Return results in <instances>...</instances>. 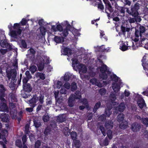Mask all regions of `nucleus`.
<instances>
[{
	"label": "nucleus",
	"mask_w": 148,
	"mask_h": 148,
	"mask_svg": "<svg viewBox=\"0 0 148 148\" xmlns=\"http://www.w3.org/2000/svg\"><path fill=\"white\" fill-rule=\"evenodd\" d=\"M113 123L111 121H106L105 123V127L107 129L112 128L113 127Z\"/></svg>",
	"instance_id": "16"
},
{
	"label": "nucleus",
	"mask_w": 148,
	"mask_h": 148,
	"mask_svg": "<svg viewBox=\"0 0 148 148\" xmlns=\"http://www.w3.org/2000/svg\"><path fill=\"white\" fill-rule=\"evenodd\" d=\"M22 140L23 142V148H28L27 146L25 144L27 140V138L26 134L23 135L22 138Z\"/></svg>",
	"instance_id": "18"
},
{
	"label": "nucleus",
	"mask_w": 148,
	"mask_h": 148,
	"mask_svg": "<svg viewBox=\"0 0 148 148\" xmlns=\"http://www.w3.org/2000/svg\"><path fill=\"white\" fill-rule=\"evenodd\" d=\"M120 49L122 51H124L128 49V47L125 43H123L122 46H120Z\"/></svg>",
	"instance_id": "44"
},
{
	"label": "nucleus",
	"mask_w": 148,
	"mask_h": 148,
	"mask_svg": "<svg viewBox=\"0 0 148 148\" xmlns=\"http://www.w3.org/2000/svg\"><path fill=\"white\" fill-rule=\"evenodd\" d=\"M41 142L39 140L36 141L34 144V148H40L41 145Z\"/></svg>",
	"instance_id": "39"
},
{
	"label": "nucleus",
	"mask_w": 148,
	"mask_h": 148,
	"mask_svg": "<svg viewBox=\"0 0 148 148\" xmlns=\"http://www.w3.org/2000/svg\"><path fill=\"white\" fill-rule=\"evenodd\" d=\"M82 104L84 105L87 108L89 106L87 100L86 99H84L82 101Z\"/></svg>",
	"instance_id": "46"
},
{
	"label": "nucleus",
	"mask_w": 148,
	"mask_h": 148,
	"mask_svg": "<svg viewBox=\"0 0 148 148\" xmlns=\"http://www.w3.org/2000/svg\"><path fill=\"white\" fill-rule=\"evenodd\" d=\"M36 77H39L42 80L45 79V74L40 72H37L36 73Z\"/></svg>",
	"instance_id": "21"
},
{
	"label": "nucleus",
	"mask_w": 148,
	"mask_h": 148,
	"mask_svg": "<svg viewBox=\"0 0 148 148\" xmlns=\"http://www.w3.org/2000/svg\"><path fill=\"white\" fill-rule=\"evenodd\" d=\"M135 38L133 39V37H132V40L135 42L138 41L139 40V36L141 37L142 36V34L140 33L138 30L135 28V31L134 33Z\"/></svg>",
	"instance_id": "12"
},
{
	"label": "nucleus",
	"mask_w": 148,
	"mask_h": 148,
	"mask_svg": "<svg viewBox=\"0 0 148 148\" xmlns=\"http://www.w3.org/2000/svg\"><path fill=\"white\" fill-rule=\"evenodd\" d=\"M29 20V19L26 20L24 18L22 19L21 22L19 23L20 24H21L22 25H25L27 22Z\"/></svg>",
	"instance_id": "49"
},
{
	"label": "nucleus",
	"mask_w": 148,
	"mask_h": 148,
	"mask_svg": "<svg viewBox=\"0 0 148 148\" xmlns=\"http://www.w3.org/2000/svg\"><path fill=\"white\" fill-rule=\"evenodd\" d=\"M75 99V95L73 94L71 95L69 98L68 101V104L69 107H71L74 106Z\"/></svg>",
	"instance_id": "9"
},
{
	"label": "nucleus",
	"mask_w": 148,
	"mask_h": 148,
	"mask_svg": "<svg viewBox=\"0 0 148 148\" xmlns=\"http://www.w3.org/2000/svg\"><path fill=\"white\" fill-rule=\"evenodd\" d=\"M10 114L12 119H14L16 117L17 111L16 109H13L10 111Z\"/></svg>",
	"instance_id": "19"
},
{
	"label": "nucleus",
	"mask_w": 148,
	"mask_h": 148,
	"mask_svg": "<svg viewBox=\"0 0 148 148\" xmlns=\"http://www.w3.org/2000/svg\"><path fill=\"white\" fill-rule=\"evenodd\" d=\"M107 136L110 140H111L112 138V131L111 130H109L107 132Z\"/></svg>",
	"instance_id": "43"
},
{
	"label": "nucleus",
	"mask_w": 148,
	"mask_h": 148,
	"mask_svg": "<svg viewBox=\"0 0 148 148\" xmlns=\"http://www.w3.org/2000/svg\"><path fill=\"white\" fill-rule=\"evenodd\" d=\"M29 79H28V78L25 77H23L22 80V82L23 83V85H24L25 84H29V83H27V82Z\"/></svg>",
	"instance_id": "55"
},
{
	"label": "nucleus",
	"mask_w": 148,
	"mask_h": 148,
	"mask_svg": "<svg viewBox=\"0 0 148 148\" xmlns=\"http://www.w3.org/2000/svg\"><path fill=\"white\" fill-rule=\"evenodd\" d=\"M9 107L10 109V111L14 109L16 107V104L13 102L10 103L9 104Z\"/></svg>",
	"instance_id": "45"
},
{
	"label": "nucleus",
	"mask_w": 148,
	"mask_h": 148,
	"mask_svg": "<svg viewBox=\"0 0 148 148\" xmlns=\"http://www.w3.org/2000/svg\"><path fill=\"white\" fill-rule=\"evenodd\" d=\"M0 96H5V92L6 91L5 88L2 84L0 85Z\"/></svg>",
	"instance_id": "17"
},
{
	"label": "nucleus",
	"mask_w": 148,
	"mask_h": 148,
	"mask_svg": "<svg viewBox=\"0 0 148 148\" xmlns=\"http://www.w3.org/2000/svg\"><path fill=\"white\" fill-rule=\"evenodd\" d=\"M70 79V74H68L67 75L65 74L64 76V79L65 82L69 81Z\"/></svg>",
	"instance_id": "48"
},
{
	"label": "nucleus",
	"mask_w": 148,
	"mask_h": 148,
	"mask_svg": "<svg viewBox=\"0 0 148 148\" xmlns=\"http://www.w3.org/2000/svg\"><path fill=\"white\" fill-rule=\"evenodd\" d=\"M78 63L79 61L77 59H75L72 60V64L73 66H75V65L78 64Z\"/></svg>",
	"instance_id": "53"
},
{
	"label": "nucleus",
	"mask_w": 148,
	"mask_h": 148,
	"mask_svg": "<svg viewBox=\"0 0 148 148\" xmlns=\"http://www.w3.org/2000/svg\"><path fill=\"white\" fill-rule=\"evenodd\" d=\"M142 5V4L139 1H138L134 5L132 4L130 9H127L126 12L134 18H137L138 16L139 13L138 10L140 9V6Z\"/></svg>",
	"instance_id": "2"
},
{
	"label": "nucleus",
	"mask_w": 148,
	"mask_h": 148,
	"mask_svg": "<svg viewBox=\"0 0 148 148\" xmlns=\"http://www.w3.org/2000/svg\"><path fill=\"white\" fill-rule=\"evenodd\" d=\"M141 127V124L136 122L133 123L131 126V130L134 132H138L139 131Z\"/></svg>",
	"instance_id": "6"
},
{
	"label": "nucleus",
	"mask_w": 148,
	"mask_h": 148,
	"mask_svg": "<svg viewBox=\"0 0 148 148\" xmlns=\"http://www.w3.org/2000/svg\"><path fill=\"white\" fill-rule=\"evenodd\" d=\"M9 29L11 36L16 39L18 38V37L21 38L22 29H21V24L20 23H15L12 26L10 23L8 26Z\"/></svg>",
	"instance_id": "1"
},
{
	"label": "nucleus",
	"mask_w": 148,
	"mask_h": 148,
	"mask_svg": "<svg viewBox=\"0 0 148 148\" xmlns=\"http://www.w3.org/2000/svg\"><path fill=\"white\" fill-rule=\"evenodd\" d=\"M75 147L76 148H79L80 146V142L79 140H75L74 143Z\"/></svg>",
	"instance_id": "51"
},
{
	"label": "nucleus",
	"mask_w": 148,
	"mask_h": 148,
	"mask_svg": "<svg viewBox=\"0 0 148 148\" xmlns=\"http://www.w3.org/2000/svg\"><path fill=\"white\" fill-rule=\"evenodd\" d=\"M8 43L5 40H4L3 41L1 40L0 42V45L1 46L5 48L6 47V45H7V44Z\"/></svg>",
	"instance_id": "42"
},
{
	"label": "nucleus",
	"mask_w": 148,
	"mask_h": 148,
	"mask_svg": "<svg viewBox=\"0 0 148 148\" xmlns=\"http://www.w3.org/2000/svg\"><path fill=\"white\" fill-rule=\"evenodd\" d=\"M63 52L66 55H71L72 54V50L68 47H65L63 49Z\"/></svg>",
	"instance_id": "20"
},
{
	"label": "nucleus",
	"mask_w": 148,
	"mask_h": 148,
	"mask_svg": "<svg viewBox=\"0 0 148 148\" xmlns=\"http://www.w3.org/2000/svg\"><path fill=\"white\" fill-rule=\"evenodd\" d=\"M23 90L25 92L28 93L31 92L32 90L31 84L29 83L23 85Z\"/></svg>",
	"instance_id": "11"
},
{
	"label": "nucleus",
	"mask_w": 148,
	"mask_h": 148,
	"mask_svg": "<svg viewBox=\"0 0 148 148\" xmlns=\"http://www.w3.org/2000/svg\"><path fill=\"white\" fill-rule=\"evenodd\" d=\"M125 108L124 103H121L119 107V110L120 112H122L123 111Z\"/></svg>",
	"instance_id": "34"
},
{
	"label": "nucleus",
	"mask_w": 148,
	"mask_h": 148,
	"mask_svg": "<svg viewBox=\"0 0 148 148\" xmlns=\"http://www.w3.org/2000/svg\"><path fill=\"white\" fill-rule=\"evenodd\" d=\"M106 116L104 114H103L100 116L99 118L101 121H104L106 120Z\"/></svg>",
	"instance_id": "57"
},
{
	"label": "nucleus",
	"mask_w": 148,
	"mask_h": 148,
	"mask_svg": "<svg viewBox=\"0 0 148 148\" xmlns=\"http://www.w3.org/2000/svg\"><path fill=\"white\" fill-rule=\"evenodd\" d=\"M62 38L61 37L57 36H55L54 38V40L57 43H59L61 42Z\"/></svg>",
	"instance_id": "33"
},
{
	"label": "nucleus",
	"mask_w": 148,
	"mask_h": 148,
	"mask_svg": "<svg viewBox=\"0 0 148 148\" xmlns=\"http://www.w3.org/2000/svg\"><path fill=\"white\" fill-rule=\"evenodd\" d=\"M99 92L101 95H104L106 93V90L104 88H102L99 90Z\"/></svg>",
	"instance_id": "50"
},
{
	"label": "nucleus",
	"mask_w": 148,
	"mask_h": 148,
	"mask_svg": "<svg viewBox=\"0 0 148 148\" xmlns=\"http://www.w3.org/2000/svg\"><path fill=\"white\" fill-rule=\"evenodd\" d=\"M117 121L119 123L122 121L124 118V115L123 114H120L117 117Z\"/></svg>",
	"instance_id": "24"
},
{
	"label": "nucleus",
	"mask_w": 148,
	"mask_h": 148,
	"mask_svg": "<svg viewBox=\"0 0 148 148\" xmlns=\"http://www.w3.org/2000/svg\"><path fill=\"white\" fill-rule=\"evenodd\" d=\"M71 138L73 140H75L76 139L77 134L75 132H72L70 134Z\"/></svg>",
	"instance_id": "41"
},
{
	"label": "nucleus",
	"mask_w": 148,
	"mask_h": 148,
	"mask_svg": "<svg viewBox=\"0 0 148 148\" xmlns=\"http://www.w3.org/2000/svg\"><path fill=\"white\" fill-rule=\"evenodd\" d=\"M15 145L16 146L19 148H23L22 141L20 139L17 140L15 142Z\"/></svg>",
	"instance_id": "26"
},
{
	"label": "nucleus",
	"mask_w": 148,
	"mask_h": 148,
	"mask_svg": "<svg viewBox=\"0 0 148 148\" xmlns=\"http://www.w3.org/2000/svg\"><path fill=\"white\" fill-rule=\"evenodd\" d=\"M109 49H105L104 47V45H102L101 46H100L98 49V51L99 52H108L109 51Z\"/></svg>",
	"instance_id": "28"
},
{
	"label": "nucleus",
	"mask_w": 148,
	"mask_h": 148,
	"mask_svg": "<svg viewBox=\"0 0 148 148\" xmlns=\"http://www.w3.org/2000/svg\"><path fill=\"white\" fill-rule=\"evenodd\" d=\"M127 125L122 122L119 125V127L121 129H124L126 128Z\"/></svg>",
	"instance_id": "61"
},
{
	"label": "nucleus",
	"mask_w": 148,
	"mask_h": 148,
	"mask_svg": "<svg viewBox=\"0 0 148 148\" xmlns=\"http://www.w3.org/2000/svg\"><path fill=\"white\" fill-rule=\"evenodd\" d=\"M75 98L76 99H79L81 98V95L79 91H76L75 93Z\"/></svg>",
	"instance_id": "37"
},
{
	"label": "nucleus",
	"mask_w": 148,
	"mask_h": 148,
	"mask_svg": "<svg viewBox=\"0 0 148 148\" xmlns=\"http://www.w3.org/2000/svg\"><path fill=\"white\" fill-rule=\"evenodd\" d=\"M109 141L106 138L103 141V144L104 146H107L109 144Z\"/></svg>",
	"instance_id": "64"
},
{
	"label": "nucleus",
	"mask_w": 148,
	"mask_h": 148,
	"mask_svg": "<svg viewBox=\"0 0 148 148\" xmlns=\"http://www.w3.org/2000/svg\"><path fill=\"white\" fill-rule=\"evenodd\" d=\"M29 125L28 124H26L25 126V132L26 134H27L28 132H29Z\"/></svg>",
	"instance_id": "54"
},
{
	"label": "nucleus",
	"mask_w": 148,
	"mask_h": 148,
	"mask_svg": "<svg viewBox=\"0 0 148 148\" xmlns=\"http://www.w3.org/2000/svg\"><path fill=\"white\" fill-rule=\"evenodd\" d=\"M37 67L35 65H32L30 66L29 68V70L31 73L33 74L37 70Z\"/></svg>",
	"instance_id": "36"
},
{
	"label": "nucleus",
	"mask_w": 148,
	"mask_h": 148,
	"mask_svg": "<svg viewBox=\"0 0 148 148\" xmlns=\"http://www.w3.org/2000/svg\"><path fill=\"white\" fill-rule=\"evenodd\" d=\"M98 69L100 70L101 72L99 76L103 79H106L108 77V74L110 75L111 74V72L108 69V67L105 64H103L101 66L98 67Z\"/></svg>",
	"instance_id": "3"
},
{
	"label": "nucleus",
	"mask_w": 148,
	"mask_h": 148,
	"mask_svg": "<svg viewBox=\"0 0 148 148\" xmlns=\"http://www.w3.org/2000/svg\"><path fill=\"white\" fill-rule=\"evenodd\" d=\"M21 45L24 48H26L27 47V45L25 40H22L21 41Z\"/></svg>",
	"instance_id": "52"
},
{
	"label": "nucleus",
	"mask_w": 148,
	"mask_h": 148,
	"mask_svg": "<svg viewBox=\"0 0 148 148\" xmlns=\"http://www.w3.org/2000/svg\"><path fill=\"white\" fill-rule=\"evenodd\" d=\"M34 125L36 128H39L41 125V123L40 122H38L35 120L33 121Z\"/></svg>",
	"instance_id": "40"
},
{
	"label": "nucleus",
	"mask_w": 148,
	"mask_h": 148,
	"mask_svg": "<svg viewBox=\"0 0 148 148\" xmlns=\"http://www.w3.org/2000/svg\"><path fill=\"white\" fill-rule=\"evenodd\" d=\"M28 51H29L30 54H32L34 56L36 53V51L33 48L31 47L29 49Z\"/></svg>",
	"instance_id": "59"
},
{
	"label": "nucleus",
	"mask_w": 148,
	"mask_h": 148,
	"mask_svg": "<svg viewBox=\"0 0 148 148\" xmlns=\"http://www.w3.org/2000/svg\"><path fill=\"white\" fill-rule=\"evenodd\" d=\"M98 8L100 9L101 10H103L104 9V7L103 5L101 3H99L98 5Z\"/></svg>",
	"instance_id": "63"
},
{
	"label": "nucleus",
	"mask_w": 148,
	"mask_h": 148,
	"mask_svg": "<svg viewBox=\"0 0 148 148\" xmlns=\"http://www.w3.org/2000/svg\"><path fill=\"white\" fill-rule=\"evenodd\" d=\"M9 96L12 100L15 101L16 99L15 95L12 93H10L9 95Z\"/></svg>",
	"instance_id": "60"
},
{
	"label": "nucleus",
	"mask_w": 148,
	"mask_h": 148,
	"mask_svg": "<svg viewBox=\"0 0 148 148\" xmlns=\"http://www.w3.org/2000/svg\"><path fill=\"white\" fill-rule=\"evenodd\" d=\"M137 103L139 107L141 109H142L144 106H146V104L145 102V101L142 97L139 98L138 99Z\"/></svg>",
	"instance_id": "10"
},
{
	"label": "nucleus",
	"mask_w": 148,
	"mask_h": 148,
	"mask_svg": "<svg viewBox=\"0 0 148 148\" xmlns=\"http://www.w3.org/2000/svg\"><path fill=\"white\" fill-rule=\"evenodd\" d=\"M136 28L138 30L141 34L144 33L146 30L145 27L144 26L141 25H140L139 27L138 26Z\"/></svg>",
	"instance_id": "22"
},
{
	"label": "nucleus",
	"mask_w": 148,
	"mask_h": 148,
	"mask_svg": "<svg viewBox=\"0 0 148 148\" xmlns=\"http://www.w3.org/2000/svg\"><path fill=\"white\" fill-rule=\"evenodd\" d=\"M110 77L112 81H114L116 82H117L118 80V77L114 74L111 75H110Z\"/></svg>",
	"instance_id": "27"
},
{
	"label": "nucleus",
	"mask_w": 148,
	"mask_h": 148,
	"mask_svg": "<svg viewBox=\"0 0 148 148\" xmlns=\"http://www.w3.org/2000/svg\"><path fill=\"white\" fill-rule=\"evenodd\" d=\"M141 62H142V65L143 67V68H144L145 66L148 65V63L146 61V56H143L141 60Z\"/></svg>",
	"instance_id": "30"
},
{
	"label": "nucleus",
	"mask_w": 148,
	"mask_h": 148,
	"mask_svg": "<svg viewBox=\"0 0 148 148\" xmlns=\"http://www.w3.org/2000/svg\"><path fill=\"white\" fill-rule=\"evenodd\" d=\"M77 88V83L75 82H72L71 88V90L73 92L75 91Z\"/></svg>",
	"instance_id": "23"
},
{
	"label": "nucleus",
	"mask_w": 148,
	"mask_h": 148,
	"mask_svg": "<svg viewBox=\"0 0 148 148\" xmlns=\"http://www.w3.org/2000/svg\"><path fill=\"white\" fill-rule=\"evenodd\" d=\"M79 66L80 67L81 70L83 73H86L87 71V68L84 65L80 64L79 65Z\"/></svg>",
	"instance_id": "25"
},
{
	"label": "nucleus",
	"mask_w": 148,
	"mask_h": 148,
	"mask_svg": "<svg viewBox=\"0 0 148 148\" xmlns=\"http://www.w3.org/2000/svg\"><path fill=\"white\" fill-rule=\"evenodd\" d=\"M10 118L9 115L6 113H4L0 115V119L3 122L8 123L10 121Z\"/></svg>",
	"instance_id": "8"
},
{
	"label": "nucleus",
	"mask_w": 148,
	"mask_h": 148,
	"mask_svg": "<svg viewBox=\"0 0 148 148\" xmlns=\"http://www.w3.org/2000/svg\"><path fill=\"white\" fill-rule=\"evenodd\" d=\"M49 117L48 115H44L43 116V120L44 122H47L49 120Z\"/></svg>",
	"instance_id": "47"
},
{
	"label": "nucleus",
	"mask_w": 148,
	"mask_h": 148,
	"mask_svg": "<svg viewBox=\"0 0 148 148\" xmlns=\"http://www.w3.org/2000/svg\"><path fill=\"white\" fill-rule=\"evenodd\" d=\"M143 123L147 127L148 126V118H145L143 119Z\"/></svg>",
	"instance_id": "58"
},
{
	"label": "nucleus",
	"mask_w": 148,
	"mask_h": 148,
	"mask_svg": "<svg viewBox=\"0 0 148 148\" xmlns=\"http://www.w3.org/2000/svg\"><path fill=\"white\" fill-rule=\"evenodd\" d=\"M38 100V98L36 97V95H34L33 97L28 101L29 103L30 104L31 107L34 108L36 106V103Z\"/></svg>",
	"instance_id": "7"
},
{
	"label": "nucleus",
	"mask_w": 148,
	"mask_h": 148,
	"mask_svg": "<svg viewBox=\"0 0 148 148\" xmlns=\"http://www.w3.org/2000/svg\"><path fill=\"white\" fill-rule=\"evenodd\" d=\"M0 111L7 112H9V108L5 103L3 102L0 103Z\"/></svg>",
	"instance_id": "13"
},
{
	"label": "nucleus",
	"mask_w": 148,
	"mask_h": 148,
	"mask_svg": "<svg viewBox=\"0 0 148 148\" xmlns=\"http://www.w3.org/2000/svg\"><path fill=\"white\" fill-rule=\"evenodd\" d=\"M111 109V107H108L106 109L105 111V115L108 117L110 116L111 114V112L110 111Z\"/></svg>",
	"instance_id": "29"
},
{
	"label": "nucleus",
	"mask_w": 148,
	"mask_h": 148,
	"mask_svg": "<svg viewBox=\"0 0 148 148\" xmlns=\"http://www.w3.org/2000/svg\"><path fill=\"white\" fill-rule=\"evenodd\" d=\"M58 31L61 32L62 31L63 28L62 26L60 24H58L56 26V30Z\"/></svg>",
	"instance_id": "62"
},
{
	"label": "nucleus",
	"mask_w": 148,
	"mask_h": 148,
	"mask_svg": "<svg viewBox=\"0 0 148 148\" xmlns=\"http://www.w3.org/2000/svg\"><path fill=\"white\" fill-rule=\"evenodd\" d=\"M51 129L50 127H47L45 129L44 133L45 135H48L50 133Z\"/></svg>",
	"instance_id": "38"
},
{
	"label": "nucleus",
	"mask_w": 148,
	"mask_h": 148,
	"mask_svg": "<svg viewBox=\"0 0 148 148\" xmlns=\"http://www.w3.org/2000/svg\"><path fill=\"white\" fill-rule=\"evenodd\" d=\"M26 78L28 79H30L32 78V75L30 74L29 71H27L25 73Z\"/></svg>",
	"instance_id": "56"
},
{
	"label": "nucleus",
	"mask_w": 148,
	"mask_h": 148,
	"mask_svg": "<svg viewBox=\"0 0 148 148\" xmlns=\"http://www.w3.org/2000/svg\"><path fill=\"white\" fill-rule=\"evenodd\" d=\"M101 105L100 101L97 102L95 105L93 110V111L95 112L100 107Z\"/></svg>",
	"instance_id": "35"
},
{
	"label": "nucleus",
	"mask_w": 148,
	"mask_h": 148,
	"mask_svg": "<svg viewBox=\"0 0 148 148\" xmlns=\"http://www.w3.org/2000/svg\"><path fill=\"white\" fill-rule=\"evenodd\" d=\"M62 25L66 27L65 29L62 30L63 36L64 37H66L68 34L69 31H71V26L67 21H65L63 22Z\"/></svg>",
	"instance_id": "4"
},
{
	"label": "nucleus",
	"mask_w": 148,
	"mask_h": 148,
	"mask_svg": "<svg viewBox=\"0 0 148 148\" xmlns=\"http://www.w3.org/2000/svg\"><path fill=\"white\" fill-rule=\"evenodd\" d=\"M120 85L117 83H112V87L114 92L116 93L118 92L120 89Z\"/></svg>",
	"instance_id": "14"
},
{
	"label": "nucleus",
	"mask_w": 148,
	"mask_h": 148,
	"mask_svg": "<svg viewBox=\"0 0 148 148\" xmlns=\"http://www.w3.org/2000/svg\"><path fill=\"white\" fill-rule=\"evenodd\" d=\"M113 8H112V6L110 2L106 4L105 8V12L107 13L108 11L110 13H112L113 11Z\"/></svg>",
	"instance_id": "15"
},
{
	"label": "nucleus",
	"mask_w": 148,
	"mask_h": 148,
	"mask_svg": "<svg viewBox=\"0 0 148 148\" xmlns=\"http://www.w3.org/2000/svg\"><path fill=\"white\" fill-rule=\"evenodd\" d=\"M17 74L16 70L14 69L12 70L7 73V77L9 80L11 78L12 81H16L17 79L16 78V77Z\"/></svg>",
	"instance_id": "5"
},
{
	"label": "nucleus",
	"mask_w": 148,
	"mask_h": 148,
	"mask_svg": "<svg viewBox=\"0 0 148 148\" xmlns=\"http://www.w3.org/2000/svg\"><path fill=\"white\" fill-rule=\"evenodd\" d=\"M90 82L93 85L96 84L97 86H99V84L100 83L98 82V85L97 84V80L96 78H92L90 79Z\"/></svg>",
	"instance_id": "31"
},
{
	"label": "nucleus",
	"mask_w": 148,
	"mask_h": 148,
	"mask_svg": "<svg viewBox=\"0 0 148 148\" xmlns=\"http://www.w3.org/2000/svg\"><path fill=\"white\" fill-rule=\"evenodd\" d=\"M45 64L44 62H40L38 66V70L39 71H42L44 69Z\"/></svg>",
	"instance_id": "32"
}]
</instances>
